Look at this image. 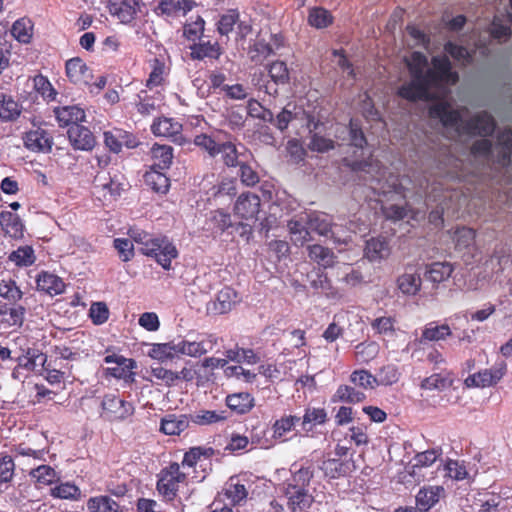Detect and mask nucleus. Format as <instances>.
Masks as SVG:
<instances>
[{"label":"nucleus","mask_w":512,"mask_h":512,"mask_svg":"<svg viewBox=\"0 0 512 512\" xmlns=\"http://www.w3.org/2000/svg\"><path fill=\"white\" fill-rule=\"evenodd\" d=\"M411 79L403 84L398 94L407 100H430L431 87L443 84H456L459 77L451 69V62L447 56H436L432 58V67L428 65L427 57L418 51L413 52L410 57L405 58Z\"/></svg>","instance_id":"f257e3e1"},{"label":"nucleus","mask_w":512,"mask_h":512,"mask_svg":"<svg viewBox=\"0 0 512 512\" xmlns=\"http://www.w3.org/2000/svg\"><path fill=\"white\" fill-rule=\"evenodd\" d=\"M429 115L439 119L445 127L453 129L459 135L488 136L495 130L494 118L487 112L478 113L465 120L459 111L452 109L446 102L432 105Z\"/></svg>","instance_id":"f03ea898"},{"label":"nucleus","mask_w":512,"mask_h":512,"mask_svg":"<svg viewBox=\"0 0 512 512\" xmlns=\"http://www.w3.org/2000/svg\"><path fill=\"white\" fill-rule=\"evenodd\" d=\"M292 475L282 483L281 491L287 499V507L291 512H303L311 507L315 501L308 487L314 477L315 468L312 463L299 468L292 465Z\"/></svg>","instance_id":"7ed1b4c3"},{"label":"nucleus","mask_w":512,"mask_h":512,"mask_svg":"<svg viewBox=\"0 0 512 512\" xmlns=\"http://www.w3.org/2000/svg\"><path fill=\"white\" fill-rule=\"evenodd\" d=\"M353 171L359 173V178L369 184L370 188L379 195L390 193L400 194V184L395 176L386 177L387 171L380 166L379 161L370 159L368 161H355L352 163Z\"/></svg>","instance_id":"20e7f679"},{"label":"nucleus","mask_w":512,"mask_h":512,"mask_svg":"<svg viewBox=\"0 0 512 512\" xmlns=\"http://www.w3.org/2000/svg\"><path fill=\"white\" fill-rule=\"evenodd\" d=\"M471 152L474 156L495 160L498 164L512 170V130L504 129L498 133L497 144L489 139H480L473 143Z\"/></svg>","instance_id":"39448f33"},{"label":"nucleus","mask_w":512,"mask_h":512,"mask_svg":"<svg viewBox=\"0 0 512 512\" xmlns=\"http://www.w3.org/2000/svg\"><path fill=\"white\" fill-rule=\"evenodd\" d=\"M139 251L146 255L154 257L163 269H171V261L178 256L175 245L167 237H153L146 248H139Z\"/></svg>","instance_id":"423d86ee"},{"label":"nucleus","mask_w":512,"mask_h":512,"mask_svg":"<svg viewBox=\"0 0 512 512\" xmlns=\"http://www.w3.org/2000/svg\"><path fill=\"white\" fill-rule=\"evenodd\" d=\"M101 409L100 416L110 422L123 421L134 413L132 403L124 401L113 394L103 397Z\"/></svg>","instance_id":"0eeeda50"},{"label":"nucleus","mask_w":512,"mask_h":512,"mask_svg":"<svg viewBox=\"0 0 512 512\" xmlns=\"http://www.w3.org/2000/svg\"><path fill=\"white\" fill-rule=\"evenodd\" d=\"M507 366L505 362L497 363L490 369H484L464 380L467 388H485L496 385L506 374Z\"/></svg>","instance_id":"6e6552de"},{"label":"nucleus","mask_w":512,"mask_h":512,"mask_svg":"<svg viewBox=\"0 0 512 512\" xmlns=\"http://www.w3.org/2000/svg\"><path fill=\"white\" fill-rule=\"evenodd\" d=\"M260 197L252 192H244L237 198L233 212L234 215L243 220H256L260 212Z\"/></svg>","instance_id":"1a4fd4ad"},{"label":"nucleus","mask_w":512,"mask_h":512,"mask_svg":"<svg viewBox=\"0 0 512 512\" xmlns=\"http://www.w3.org/2000/svg\"><path fill=\"white\" fill-rule=\"evenodd\" d=\"M66 75L71 82L78 85H90L93 79L91 69L80 58L66 62Z\"/></svg>","instance_id":"9d476101"},{"label":"nucleus","mask_w":512,"mask_h":512,"mask_svg":"<svg viewBox=\"0 0 512 512\" xmlns=\"http://www.w3.org/2000/svg\"><path fill=\"white\" fill-rule=\"evenodd\" d=\"M139 9L137 0H110L108 10L112 16L117 17L121 23H130Z\"/></svg>","instance_id":"9b49d317"},{"label":"nucleus","mask_w":512,"mask_h":512,"mask_svg":"<svg viewBox=\"0 0 512 512\" xmlns=\"http://www.w3.org/2000/svg\"><path fill=\"white\" fill-rule=\"evenodd\" d=\"M24 143L29 150L49 152L52 148L53 139L46 130L36 128L26 133Z\"/></svg>","instance_id":"f8f14e48"},{"label":"nucleus","mask_w":512,"mask_h":512,"mask_svg":"<svg viewBox=\"0 0 512 512\" xmlns=\"http://www.w3.org/2000/svg\"><path fill=\"white\" fill-rule=\"evenodd\" d=\"M217 154H221V157L228 167H236L241 163L240 158H253L252 153L243 145L239 148L231 142L221 143Z\"/></svg>","instance_id":"ddd939ff"},{"label":"nucleus","mask_w":512,"mask_h":512,"mask_svg":"<svg viewBox=\"0 0 512 512\" xmlns=\"http://www.w3.org/2000/svg\"><path fill=\"white\" fill-rule=\"evenodd\" d=\"M68 138L75 149L91 150L95 146V137L92 132L82 125H72L68 131Z\"/></svg>","instance_id":"4468645a"},{"label":"nucleus","mask_w":512,"mask_h":512,"mask_svg":"<svg viewBox=\"0 0 512 512\" xmlns=\"http://www.w3.org/2000/svg\"><path fill=\"white\" fill-rule=\"evenodd\" d=\"M319 469L323 471L325 477L337 479L353 472L356 467L352 460L341 461L340 459L333 458L324 460Z\"/></svg>","instance_id":"2eb2a0df"},{"label":"nucleus","mask_w":512,"mask_h":512,"mask_svg":"<svg viewBox=\"0 0 512 512\" xmlns=\"http://www.w3.org/2000/svg\"><path fill=\"white\" fill-rule=\"evenodd\" d=\"M440 449H430L415 455L411 464L409 474L420 481V472L423 468L430 467L441 456Z\"/></svg>","instance_id":"dca6fc26"},{"label":"nucleus","mask_w":512,"mask_h":512,"mask_svg":"<svg viewBox=\"0 0 512 512\" xmlns=\"http://www.w3.org/2000/svg\"><path fill=\"white\" fill-rule=\"evenodd\" d=\"M56 119L60 126L79 125V122L85 121V112L78 106H63L54 109Z\"/></svg>","instance_id":"f3484780"},{"label":"nucleus","mask_w":512,"mask_h":512,"mask_svg":"<svg viewBox=\"0 0 512 512\" xmlns=\"http://www.w3.org/2000/svg\"><path fill=\"white\" fill-rule=\"evenodd\" d=\"M37 289L51 296L64 292L65 284L60 277L49 272H41L36 278Z\"/></svg>","instance_id":"a211bd4d"},{"label":"nucleus","mask_w":512,"mask_h":512,"mask_svg":"<svg viewBox=\"0 0 512 512\" xmlns=\"http://www.w3.org/2000/svg\"><path fill=\"white\" fill-rule=\"evenodd\" d=\"M188 415L168 414L161 419L160 431L166 435H179L189 427Z\"/></svg>","instance_id":"6ab92c4d"},{"label":"nucleus","mask_w":512,"mask_h":512,"mask_svg":"<svg viewBox=\"0 0 512 512\" xmlns=\"http://www.w3.org/2000/svg\"><path fill=\"white\" fill-rule=\"evenodd\" d=\"M443 493L444 489L441 486H430L420 489L416 495L417 508L422 512H427L439 501Z\"/></svg>","instance_id":"aec40b11"},{"label":"nucleus","mask_w":512,"mask_h":512,"mask_svg":"<svg viewBox=\"0 0 512 512\" xmlns=\"http://www.w3.org/2000/svg\"><path fill=\"white\" fill-rule=\"evenodd\" d=\"M104 362L107 364H116L114 367H108L106 369V374L118 379L126 378L130 372V369H132L135 364L133 360L126 359L123 356H118L115 354L107 355L104 358Z\"/></svg>","instance_id":"412c9836"},{"label":"nucleus","mask_w":512,"mask_h":512,"mask_svg":"<svg viewBox=\"0 0 512 512\" xmlns=\"http://www.w3.org/2000/svg\"><path fill=\"white\" fill-rule=\"evenodd\" d=\"M237 302V293L230 287H224L217 293L216 299L212 302V311L217 314H225L232 310Z\"/></svg>","instance_id":"4be33fe9"},{"label":"nucleus","mask_w":512,"mask_h":512,"mask_svg":"<svg viewBox=\"0 0 512 512\" xmlns=\"http://www.w3.org/2000/svg\"><path fill=\"white\" fill-rule=\"evenodd\" d=\"M15 360L18 364V367L33 371L37 367L45 366L47 356L37 349L28 348L25 353L19 355Z\"/></svg>","instance_id":"5701e85b"},{"label":"nucleus","mask_w":512,"mask_h":512,"mask_svg":"<svg viewBox=\"0 0 512 512\" xmlns=\"http://www.w3.org/2000/svg\"><path fill=\"white\" fill-rule=\"evenodd\" d=\"M287 227L291 234V240L296 245H304L306 242L311 240L310 231L306 223V215L299 217L298 219H291Z\"/></svg>","instance_id":"b1692460"},{"label":"nucleus","mask_w":512,"mask_h":512,"mask_svg":"<svg viewBox=\"0 0 512 512\" xmlns=\"http://www.w3.org/2000/svg\"><path fill=\"white\" fill-rule=\"evenodd\" d=\"M151 130L156 136L177 138L182 130V125L172 118L164 117L154 121Z\"/></svg>","instance_id":"393cba45"},{"label":"nucleus","mask_w":512,"mask_h":512,"mask_svg":"<svg viewBox=\"0 0 512 512\" xmlns=\"http://www.w3.org/2000/svg\"><path fill=\"white\" fill-rule=\"evenodd\" d=\"M453 272V267L448 262H434L426 267L424 278L434 284L447 280Z\"/></svg>","instance_id":"a878e982"},{"label":"nucleus","mask_w":512,"mask_h":512,"mask_svg":"<svg viewBox=\"0 0 512 512\" xmlns=\"http://www.w3.org/2000/svg\"><path fill=\"white\" fill-rule=\"evenodd\" d=\"M227 406L237 414L248 413L254 407V398L247 392L228 395Z\"/></svg>","instance_id":"bb28decb"},{"label":"nucleus","mask_w":512,"mask_h":512,"mask_svg":"<svg viewBox=\"0 0 512 512\" xmlns=\"http://www.w3.org/2000/svg\"><path fill=\"white\" fill-rule=\"evenodd\" d=\"M452 334L450 327L447 324L435 325L434 322L427 324L423 330L418 342L423 345L430 341L444 340Z\"/></svg>","instance_id":"cd10ccee"},{"label":"nucleus","mask_w":512,"mask_h":512,"mask_svg":"<svg viewBox=\"0 0 512 512\" xmlns=\"http://www.w3.org/2000/svg\"><path fill=\"white\" fill-rule=\"evenodd\" d=\"M306 223L309 231H314L321 236H328L332 229L330 217L325 213L306 214Z\"/></svg>","instance_id":"c85d7f7f"},{"label":"nucleus","mask_w":512,"mask_h":512,"mask_svg":"<svg viewBox=\"0 0 512 512\" xmlns=\"http://www.w3.org/2000/svg\"><path fill=\"white\" fill-rule=\"evenodd\" d=\"M191 50L192 58L197 60L204 58L218 59L222 54V48L218 42L202 41L194 44Z\"/></svg>","instance_id":"c756f323"},{"label":"nucleus","mask_w":512,"mask_h":512,"mask_svg":"<svg viewBox=\"0 0 512 512\" xmlns=\"http://www.w3.org/2000/svg\"><path fill=\"white\" fill-rule=\"evenodd\" d=\"M151 153L154 160L152 168L166 170L171 166L173 159V148L171 146L155 144Z\"/></svg>","instance_id":"7c9ffc66"},{"label":"nucleus","mask_w":512,"mask_h":512,"mask_svg":"<svg viewBox=\"0 0 512 512\" xmlns=\"http://www.w3.org/2000/svg\"><path fill=\"white\" fill-rule=\"evenodd\" d=\"M390 253L388 243L385 239L371 238L366 242L365 256L370 261H378L388 257Z\"/></svg>","instance_id":"2f4dec72"},{"label":"nucleus","mask_w":512,"mask_h":512,"mask_svg":"<svg viewBox=\"0 0 512 512\" xmlns=\"http://www.w3.org/2000/svg\"><path fill=\"white\" fill-rule=\"evenodd\" d=\"M21 114V106L12 96L0 94V120L13 121Z\"/></svg>","instance_id":"473e14b6"},{"label":"nucleus","mask_w":512,"mask_h":512,"mask_svg":"<svg viewBox=\"0 0 512 512\" xmlns=\"http://www.w3.org/2000/svg\"><path fill=\"white\" fill-rule=\"evenodd\" d=\"M309 258L323 267H331L335 263V255L332 250L319 244L307 247Z\"/></svg>","instance_id":"72a5a7b5"},{"label":"nucleus","mask_w":512,"mask_h":512,"mask_svg":"<svg viewBox=\"0 0 512 512\" xmlns=\"http://www.w3.org/2000/svg\"><path fill=\"white\" fill-rule=\"evenodd\" d=\"M188 419L189 422L196 425L205 426L222 422L226 419V416L224 415V412L202 409L189 414Z\"/></svg>","instance_id":"f704fd0d"},{"label":"nucleus","mask_w":512,"mask_h":512,"mask_svg":"<svg viewBox=\"0 0 512 512\" xmlns=\"http://www.w3.org/2000/svg\"><path fill=\"white\" fill-rule=\"evenodd\" d=\"M223 495L230 501L231 505L237 506L246 501L248 491L243 484L235 483L233 478H231L223 489Z\"/></svg>","instance_id":"c9c22d12"},{"label":"nucleus","mask_w":512,"mask_h":512,"mask_svg":"<svg viewBox=\"0 0 512 512\" xmlns=\"http://www.w3.org/2000/svg\"><path fill=\"white\" fill-rule=\"evenodd\" d=\"M240 160L241 163L238 167L241 183L247 187H254L259 183L260 176L250 163V160H253V158L242 157Z\"/></svg>","instance_id":"e433bc0d"},{"label":"nucleus","mask_w":512,"mask_h":512,"mask_svg":"<svg viewBox=\"0 0 512 512\" xmlns=\"http://www.w3.org/2000/svg\"><path fill=\"white\" fill-rule=\"evenodd\" d=\"M217 344V338L210 334L199 341H188V356L200 357L211 351Z\"/></svg>","instance_id":"4c0bfd02"},{"label":"nucleus","mask_w":512,"mask_h":512,"mask_svg":"<svg viewBox=\"0 0 512 512\" xmlns=\"http://www.w3.org/2000/svg\"><path fill=\"white\" fill-rule=\"evenodd\" d=\"M91 512H122L120 506L109 496L92 497L87 502Z\"/></svg>","instance_id":"58836bf2"},{"label":"nucleus","mask_w":512,"mask_h":512,"mask_svg":"<svg viewBox=\"0 0 512 512\" xmlns=\"http://www.w3.org/2000/svg\"><path fill=\"white\" fill-rule=\"evenodd\" d=\"M421 277L416 273H404L397 279L400 291L406 295H415L421 287Z\"/></svg>","instance_id":"ea45409f"},{"label":"nucleus","mask_w":512,"mask_h":512,"mask_svg":"<svg viewBox=\"0 0 512 512\" xmlns=\"http://www.w3.org/2000/svg\"><path fill=\"white\" fill-rule=\"evenodd\" d=\"M8 259L13 262L16 266L27 267L31 266L35 260L34 250L31 246L25 245L20 246L16 250L12 251Z\"/></svg>","instance_id":"a19ab883"},{"label":"nucleus","mask_w":512,"mask_h":512,"mask_svg":"<svg viewBox=\"0 0 512 512\" xmlns=\"http://www.w3.org/2000/svg\"><path fill=\"white\" fill-rule=\"evenodd\" d=\"M162 171L152 168L151 171L145 174L147 185L158 193H166L170 186L168 177Z\"/></svg>","instance_id":"79ce46f5"},{"label":"nucleus","mask_w":512,"mask_h":512,"mask_svg":"<svg viewBox=\"0 0 512 512\" xmlns=\"http://www.w3.org/2000/svg\"><path fill=\"white\" fill-rule=\"evenodd\" d=\"M274 53V48L264 40H257L249 47L248 55L251 61L262 63L266 58Z\"/></svg>","instance_id":"37998d69"},{"label":"nucleus","mask_w":512,"mask_h":512,"mask_svg":"<svg viewBox=\"0 0 512 512\" xmlns=\"http://www.w3.org/2000/svg\"><path fill=\"white\" fill-rule=\"evenodd\" d=\"M239 12L237 9H229L222 14L217 22V31L222 36H228L239 21Z\"/></svg>","instance_id":"c03bdc74"},{"label":"nucleus","mask_w":512,"mask_h":512,"mask_svg":"<svg viewBox=\"0 0 512 512\" xmlns=\"http://www.w3.org/2000/svg\"><path fill=\"white\" fill-rule=\"evenodd\" d=\"M128 137L129 136L121 130H116L115 132H104V142L106 146L115 153L121 150L123 143H125L128 147H134V143H131L128 140H124Z\"/></svg>","instance_id":"a18cd8bd"},{"label":"nucleus","mask_w":512,"mask_h":512,"mask_svg":"<svg viewBox=\"0 0 512 512\" xmlns=\"http://www.w3.org/2000/svg\"><path fill=\"white\" fill-rule=\"evenodd\" d=\"M366 398L365 394L355 388L347 385H341L338 387L334 400L347 402V403H360Z\"/></svg>","instance_id":"49530a36"},{"label":"nucleus","mask_w":512,"mask_h":512,"mask_svg":"<svg viewBox=\"0 0 512 512\" xmlns=\"http://www.w3.org/2000/svg\"><path fill=\"white\" fill-rule=\"evenodd\" d=\"M0 297L6 299L12 304H16L23 297V292L16 285L14 280L0 281Z\"/></svg>","instance_id":"de8ad7c7"},{"label":"nucleus","mask_w":512,"mask_h":512,"mask_svg":"<svg viewBox=\"0 0 512 512\" xmlns=\"http://www.w3.org/2000/svg\"><path fill=\"white\" fill-rule=\"evenodd\" d=\"M30 476L39 484L49 485L57 479L56 471L49 465H40L30 471Z\"/></svg>","instance_id":"09e8293b"},{"label":"nucleus","mask_w":512,"mask_h":512,"mask_svg":"<svg viewBox=\"0 0 512 512\" xmlns=\"http://www.w3.org/2000/svg\"><path fill=\"white\" fill-rule=\"evenodd\" d=\"M350 380L353 384L364 389H374L376 386H378L377 377L372 375L367 370L354 371L350 376Z\"/></svg>","instance_id":"8fccbe9b"},{"label":"nucleus","mask_w":512,"mask_h":512,"mask_svg":"<svg viewBox=\"0 0 512 512\" xmlns=\"http://www.w3.org/2000/svg\"><path fill=\"white\" fill-rule=\"evenodd\" d=\"M11 34L21 43H28L32 36V25L24 18L14 22Z\"/></svg>","instance_id":"3c124183"},{"label":"nucleus","mask_w":512,"mask_h":512,"mask_svg":"<svg viewBox=\"0 0 512 512\" xmlns=\"http://www.w3.org/2000/svg\"><path fill=\"white\" fill-rule=\"evenodd\" d=\"M299 421V417L292 415L283 416L276 420L273 424V437L282 438L286 433L290 432Z\"/></svg>","instance_id":"603ef678"},{"label":"nucleus","mask_w":512,"mask_h":512,"mask_svg":"<svg viewBox=\"0 0 512 512\" xmlns=\"http://www.w3.org/2000/svg\"><path fill=\"white\" fill-rule=\"evenodd\" d=\"M269 76L275 84H287L289 82V70L283 61H275L268 67Z\"/></svg>","instance_id":"864d4df0"},{"label":"nucleus","mask_w":512,"mask_h":512,"mask_svg":"<svg viewBox=\"0 0 512 512\" xmlns=\"http://www.w3.org/2000/svg\"><path fill=\"white\" fill-rule=\"evenodd\" d=\"M52 495L61 499L78 500L81 498V490L76 485L66 482L56 486Z\"/></svg>","instance_id":"5fc2aeb1"},{"label":"nucleus","mask_w":512,"mask_h":512,"mask_svg":"<svg viewBox=\"0 0 512 512\" xmlns=\"http://www.w3.org/2000/svg\"><path fill=\"white\" fill-rule=\"evenodd\" d=\"M308 22L316 28H325L332 22L330 13L323 8H313L308 16Z\"/></svg>","instance_id":"6e6d98bb"},{"label":"nucleus","mask_w":512,"mask_h":512,"mask_svg":"<svg viewBox=\"0 0 512 512\" xmlns=\"http://www.w3.org/2000/svg\"><path fill=\"white\" fill-rule=\"evenodd\" d=\"M0 225L7 232L18 233L22 230L23 224L20 217L9 211L0 213Z\"/></svg>","instance_id":"4d7b16f0"},{"label":"nucleus","mask_w":512,"mask_h":512,"mask_svg":"<svg viewBox=\"0 0 512 512\" xmlns=\"http://www.w3.org/2000/svg\"><path fill=\"white\" fill-rule=\"evenodd\" d=\"M456 248L461 250L474 244L475 231L468 227L458 228L454 233Z\"/></svg>","instance_id":"13d9d810"},{"label":"nucleus","mask_w":512,"mask_h":512,"mask_svg":"<svg viewBox=\"0 0 512 512\" xmlns=\"http://www.w3.org/2000/svg\"><path fill=\"white\" fill-rule=\"evenodd\" d=\"M179 483L180 482L171 479V477L162 475V477L157 482V490L168 500H172L176 496Z\"/></svg>","instance_id":"bf43d9fd"},{"label":"nucleus","mask_w":512,"mask_h":512,"mask_svg":"<svg viewBox=\"0 0 512 512\" xmlns=\"http://www.w3.org/2000/svg\"><path fill=\"white\" fill-rule=\"evenodd\" d=\"M503 498L498 494H486L479 499L478 512H499Z\"/></svg>","instance_id":"052dcab7"},{"label":"nucleus","mask_w":512,"mask_h":512,"mask_svg":"<svg viewBox=\"0 0 512 512\" xmlns=\"http://www.w3.org/2000/svg\"><path fill=\"white\" fill-rule=\"evenodd\" d=\"M399 372L395 365L389 364L383 366L377 377L378 385H392L396 383L399 379Z\"/></svg>","instance_id":"680f3d73"},{"label":"nucleus","mask_w":512,"mask_h":512,"mask_svg":"<svg viewBox=\"0 0 512 512\" xmlns=\"http://www.w3.org/2000/svg\"><path fill=\"white\" fill-rule=\"evenodd\" d=\"M450 380L441 374H433L421 382V388L426 390H443L450 385Z\"/></svg>","instance_id":"e2e57ef3"},{"label":"nucleus","mask_w":512,"mask_h":512,"mask_svg":"<svg viewBox=\"0 0 512 512\" xmlns=\"http://www.w3.org/2000/svg\"><path fill=\"white\" fill-rule=\"evenodd\" d=\"M113 244L122 261L127 262L132 259L134 256V246L131 240L116 238L114 239Z\"/></svg>","instance_id":"0e129e2a"},{"label":"nucleus","mask_w":512,"mask_h":512,"mask_svg":"<svg viewBox=\"0 0 512 512\" xmlns=\"http://www.w3.org/2000/svg\"><path fill=\"white\" fill-rule=\"evenodd\" d=\"M33 82H34V88L45 99H47V100L55 99L57 93L46 77H44L42 75H38L34 78Z\"/></svg>","instance_id":"69168bd1"},{"label":"nucleus","mask_w":512,"mask_h":512,"mask_svg":"<svg viewBox=\"0 0 512 512\" xmlns=\"http://www.w3.org/2000/svg\"><path fill=\"white\" fill-rule=\"evenodd\" d=\"M89 315L96 325H101L108 320L109 309L103 302L93 303L89 310Z\"/></svg>","instance_id":"338daca9"},{"label":"nucleus","mask_w":512,"mask_h":512,"mask_svg":"<svg viewBox=\"0 0 512 512\" xmlns=\"http://www.w3.org/2000/svg\"><path fill=\"white\" fill-rule=\"evenodd\" d=\"M444 469L446 471V475L454 480H463L468 475L465 465L456 460H448Z\"/></svg>","instance_id":"774afa93"}]
</instances>
